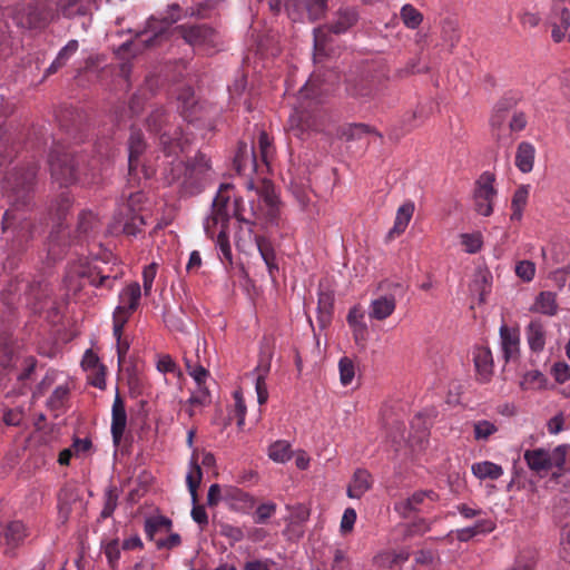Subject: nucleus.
I'll use <instances>...</instances> for the list:
<instances>
[{
  "label": "nucleus",
  "mask_w": 570,
  "mask_h": 570,
  "mask_svg": "<svg viewBox=\"0 0 570 570\" xmlns=\"http://www.w3.org/2000/svg\"><path fill=\"white\" fill-rule=\"evenodd\" d=\"M37 170L38 166L33 161L16 165L6 171L2 180L3 196L10 205L2 218V233L9 255L23 252L32 238L31 223L24 217H19L18 210L31 202Z\"/></svg>",
  "instance_id": "obj_1"
},
{
  "label": "nucleus",
  "mask_w": 570,
  "mask_h": 570,
  "mask_svg": "<svg viewBox=\"0 0 570 570\" xmlns=\"http://www.w3.org/2000/svg\"><path fill=\"white\" fill-rule=\"evenodd\" d=\"M214 171L210 159L204 153H197L186 163L170 161L164 169L167 184H178L180 193L185 196L200 194L213 180Z\"/></svg>",
  "instance_id": "obj_2"
},
{
  "label": "nucleus",
  "mask_w": 570,
  "mask_h": 570,
  "mask_svg": "<svg viewBox=\"0 0 570 570\" xmlns=\"http://www.w3.org/2000/svg\"><path fill=\"white\" fill-rule=\"evenodd\" d=\"M519 101L518 94L507 92L493 106L490 116L491 136L501 146H510L514 141L513 134L527 128V114L515 110Z\"/></svg>",
  "instance_id": "obj_3"
},
{
  "label": "nucleus",
  "mask_w": 570,
  "mask_h": 570,
  "mask_svg": "<svg viewBox=\"0 0 570 570\" xmlns=\"http://www.w3.org/2000/svg\"><path fill=\"white\" fill-rule=\"evenodd\" d=\"M323 89L318 76L312 75L305 86L299 90V107L295 108L287 120L286 130L298 139H303L309 130H318L315 116L308 108L318 104Z\"/></svg>",
  "instance_id": "obj_4"
},
{
  "label": "nucleus",
  "mask_w": 570,
  "mask_h": 570,
  "mask_svg": "<svg viewBox=\"0 0 570 570\" xmlns=\"http://www.w3.org/2000/svg\"><path fill=\"white\" fill-rule=\"evenodd\" d=\"M170 115L164 107H155L146 119L150 132L159 136V144L167 157L177 156L185 150L188 142L178 127L169 124Z\"/></svg>",
  "instance_id": "obj_5"
},
{
  "label": "nucleus",
  "mask_w": 570,
  "mask_h": 570,
  "mask_svg": "<svg viewBox=\"0 0 570 570\" xmlns=\"http://www.w3.org/2000/svg\"><path fill=\"white\" fill-rule=\"evenodd\" d=\"M80 161L83 156L71 147L56 145L49 156V166L52 179L61 187H67L80 180Z\"/></svg>",
  "instance_id": "obj_6"
},
{
  "label": "nucleus",
  "mask_w": 570,
  "mask_h": 570,
  "mask_svg": "<svg viewBox=\"0 0 570 570\" xmlns=\"http://www.w3.org/2000/svg\"><path fill=\"white\" fill-rule=\"evenodd\" d=\"M528 468L538 475L547 474L556 469L553 475H560L570 470V445L560 444L552 450L537 448L527 450L523 454Z\"/></svg>",
  "instance_id": "obj_7"
},
{
  "label": "nucleus",
  "mask_w": 570,
  "mask_h": 570,
  "mask_svg": "<svg viewBox=\"0 0 570 570\" xmlns=\"http://www.w3.org/2000/svg\"><path fill=\"white\" fill-rule=\"evenodd\" d=\"M175 31L197 51L212 53L219 45L218 33L206 23H184Z\"/></svg>",
  "instance_id": "obj_8"
},
{
  "label": "nucleus",
  "mask_w": 570,
  "mask_h": 570,
  "mask_svg": "<svg viewBox=\"0 0 570 570\" xmlns=\"http://www.w3.org/2000/svg\"><path fill=\"white\" fill-rule=\"evenodd\" d=\"M141 298V288L137 282L128 284L119 293V305L112 314V323H116V333L124 328L132 313L138 308Z\"/></svg>",
  "instance_id": "obj_9"
},
{
  "label": "nucleus",
  "mask_w": 570,
  "mask_h": 570,
  "mask_svg": "<svg viewBox=\"0 0 570 570\" xmlns=\"http://www.w3.org/2000/svg\"><path fill=\"white\" fill-rule=\"evenodd\" d=\"M439 499V494L433 490H419L411 497L396 501L394 503V511L399 513L400 517L407 519L413 513L430 512Z\"/></svg>",
  "instance_id": "obj_10"
},
{
  "label": "nucleus",
  "mask_w": 570,
  "mask_h": 570,
  "mask_svg": "<svg viewBox=\"0 0 570 570\" xmlns=\"http://www.w3.org/2000/svg\"><path fill=\"white\" fill-rule=\"evenodd\" d=\"M203 479V471L198 464L197 455L194 452L190 460V471L186 476V483L193 501L191 518L200 527L205 529L208 524V515L204 505L198 504V488Z\"/></svg>",
  "instance_id": "obj_11"
},
{
  "label": "nucleus",
  "mask_w": 570,
  "mask_h": 570,
  "mask_svg": "<svg viewBox=\"0 0 570 570\" xmlns=\"http://www.w3.org/2000/svg\"><path fill=\"white\" fill-rule=\"evenodd\" d=\"M179 6L173 4L170 12L160 19L151 17L146 23V28L137 33L139 41L146 47H154L158 43L159 39L167 32L169 27L179 19V14L174 13L178 11Z\"/></svg>",
  "instance_id": "obj_12"
},
{
  "label": "nucleus",
  "mask_w": 570,
  "mask_h": 570,
  "mask_svg": "<svg viewBox=\"0 0 570 570\" xmlns=\"http://www.w3.org/2000/svg\"><path fill=\"white\" fill-rule=\"evenodd\" d=\"M68 275L70 277L78 276L85 278L96 288H106L111 291L117 281V276L105 274L97 265H92L87 261L80 259L78 263L70 265Z\"/></svg>",
  "instance_id": "obj_13"
},
{
  "label": "nucleus",
  "mask_w": 570,
  "mask_h": 570,
  "mask_svg": "<svg viewBox=\"0 0 570 570\" xmlns=\"http://www.w3.org/2000/svg\"><path fill=\"white\" fill-rule=\"evenodd\" d=\"M68 275L70 277L78 276L85 278L96 288H106L111 291L117 281V276L105 274L97 265H92L87 261L80 259L78 263L70 265Z\"/></svg>",
  "instance_id": "obj_14"
},
{
  "label": "nucleus",
  "mask_w": 570,
  "mask_h": 570,
  "mask_svg": "<svg viewBox=\"0 0 570 570\" xmlns=\"http://www.w3.org/2000/svg\"><path fill=\"white\" fill-rule=\"evenodd\" d=\"M68 275L70 277L78 276L85 278L96 288H106L111 291L117 281V276L105 274L97 265H92L87 261L80 259L78 263L70 265Z\"/></svg>",
  "instance_id": "obj_15"
},
{
  "label": "nucleus",
  "mask_w": 570,
  "mask_h": 570,
  "mask_svg": "<svg viewBox=\"0 0 570 570\" xmlns=\"http://www.w3.org/2000/svg\"><path fill=\"white\" fill-rule=\"evenodd\" d=\"M493 184L494 176L488 171L483 173L475 183V209L482 216H490L493 212V200L497 196Z\"/></svg>",
  "instance_id": "obj_16"
},
{
  "label": "nucleus",
  "mask_w": 570,
  "mask_h": 570,
  "mask_svg": "<svg viewBox=\"0 0 570 570\" xmlns=\"http://www.w3.org/2000/svg\"><path fill=\"white\" fill-rule=\"evenodd\" d=\"M549 21L552 27L551 37L554 42L563 40L570 42V10L564 6V0H553Z\"/></svg>",
  "instance_id": "obj_17"
},
{
  "label": "nucleus",
  "mask_w": 570,
  "mask_h": 570,
  "mask_svg": "<svg viewBox=\"0 0 570 570\" xmlns=\"http://www.w3.org/2000/svg\"><path fill=\"white\" fill-rule=\"evenodd\" d=\"M71 244L68 226L59 223L50 233L48 239V256L56 262L61 259L66 248Z\"/></svg>",
  "instance_id": "obj_18"
},
{
  "label": "nucleus",
  "mask_w": 570,
  "mask_h": 570,
  "mask_svg": "<svg viewBox=\"0 0 570 570\" xmlns=\"http://www.w3.org/2000/svg\"><path fill=\"white\" fill-rule=\"evenodd\" d=\"M145 217L140 214H126L124 210H119L111 226L112 232L122 233L127 236H137L142 232V227L146 225Z\"/></svg>",
  "instance_id": "obj_19"
},
{
  "label": "nucleus",
  "mask_w": 570,
  "mask_h": 570,
  "mask_svg": "<svg viewBox=\"0 0 570 570\" xmlns=\"http://www.w3.org/2000/svg\"><path fill=\"white\" fill-rule=\"evenodd\" d=\"M147 147L144 134L140 129L131 127L128 139V168L129 175L135 176L136 170L141 166V156Z\"/></svg>",
  "instance_id": "obj_20"
},
{
  "label": "nucleus",
  "mask_w": 570,
  "mask_h": 570,
  "mask_svg": "<svg viewBox=\"0 0 570 570\" xmlns=\"http://www.w3.org/2000/svg\"><path fill=\"white\" fill-rule=\"evenodd\" d=\"M223 499L230 510L240 513H249L256 503L249 493L236 487L224 488Z\"/></svg>",
  "instance_id": "obj_21"
},
{
  "label": "nucleus",
  "mask_w": 570,
  "mask_h": 570,
  "mask_svg": "<svg viewBox=\"0 0 570 570\" xmlns=\"http://www.w3.org/2000/svg\"><path fill=\"white\" fill-rule=\"evenodd\" d=\"M127 425L125 402L117 393L111 409V436L115 445H119Z\"/></svg>",
  "instance_id": "obj_22"
},
{
  "label": "nucleus",
  "mask_w": 570,
  "mask_h": 570,
  "mask_svg": "<svg viewBox=\"0 0 570 570\" xmlns=\"http://www.w3.org/2000/svg\"><path fill=\"white\" fill-rule=\"evenodd\" d=\"M177 101L180 115L186 121L194 122L199 119L198 112L202 106L196 101L191 87L181 88L177 95Z\"/></svg>",
  "instance_id": "obj_23"
},
{
  "label": "nucleus",
  "mask_w": 570,
  "mask_h": 570,
  "mask_svg": "<svg viewBox=\"0 0 570 570\" xmlns=\"http://www.w3.org/2000/svg\"><path fill=\"white\" fill-rule=\"evenodd\" d=\"M255 244L257 246L258 253L264 261L268 275L273 282H276V275L278 273V263L276 259V252L273 243L263 235H255Z\"/></svg>",
  "instance_id": "obj_24"
},
{
  "label": "nucleus",
  "mask_w": 570,
  "mask_h": 570,
  "mask_svg": "<svg viewBox=\"0 0 570 570\" xmlns=\"http://www.w3.org/2000/svg\"><path fill=\"white\" fill-rule=\"evenodd\" d=\"M473 361L478 380L485 383L493 373V356L489 347L479 346L473 352Z\"/></svg>",
  "instance_id": "obj_25"
},
{
  "label": "nucleus",
  "mask_w": 570,
  "mask_h": 570,
  "mask_svg": "<svg viewBox=\"0 0 570 570\" xmlns=\"http://www.w3.org/2000/svg\"><path fill=\"white\" fill-rule=\"evenodd\" d=\"M500 341L505 361L515 357L519 354L520 331L517 327H510L505 324L500 327Z\"/></svg>",
  "instance_id": "obj_26"
},
{
  "label": "nucleus",
  "mask_w": 570,
  "mask_h": 570,
  "mask_svg": "<svg viewBox=\"0 0 570 570\" xmlns=\"http://www.w3.org/2000/svg\"><path fill=\"white\" fill-rule=\"evenodd\" d=\"M358 18V12L354 7L341 8L327 29L335 35L344 33L357 23Z\"/></svg>",
  "instance_id": "obj_27"
},
{
  "label": "nucleus",
  "mask_w": 570,
  "mask_h": 570,
  "mask_svg": "<svg viewBox=\"0 0 570 570\" xmlns=\"http://www.w3.org/2000/svg\"><path fill=\"white\" fill-rule=\"evenodd\" d=\"M395 307L396 302L393 295H382L371 302L368 316L372 320L384 321L394 313Z\"/></svg>",
  "instance_id": "obj_28"
},
{
  "label": "nucleus",
  "mask_w": 570,
  "mask_h": 570,
  "mask_svg": "<svg viewBox=\"0 0 570 570\" xmlns=\"http://www.w3.org/2000/svg\"><path fill=\"white\" fill-rule=\"evenodd\" d=\"M373 484L372 476L367 470L357 469L347 487V497L351 499L362 498Z\"/></svg>",
  "instance_id": "obj_29"
},
{
  "label": "nucleus",
  "mask_w": 570,
  "mask_h": 570,
  "mask_svg": "<svg viewBox=\"0 0 570 570\" xmlns=\"http://www.w3.org/2000/svg\"><path fill=\"white\" fill-rule=\"evenodd\" d=\"M29 535L27 527L21 521L9 522L3 531V539L7 544L6 553H10L20 546Z\"/></svg>",
  "instance_id": "obj_30"
},
{
  "label": "nucleus",
  "mask_w": 570,
  "mask_h": 570,
  "mask_svg": "<svg viewBox=\"0 0 570 570\" xmlns=\"http://www.w3.org/2000/svg\"><path fill=\"white\" fill-rule=\"evenodd\" d=\"M258 156L262 165L268 167L269 159L273 156V146L268 135L262 131L258 136V146L252 148V165L255 171H259L261 165L258 164Z\"/></svg>",
  "instance_id": "obj_31"
},
{
  "label": "nucleus",
  "mask_w": 570,
  "mask_h": 570,
  "mask_svg": "<svg viewBox=\"0 0 570 570\" xmlns=\"http://www.w3.org/2000/svg\"><path fill=\"white\" fill-rule=\"evenodd\" d=\"M534 158V146L529 141H521L515 153L514 164L517 168L523 174L530 173L533 169Z\"/></svg>",
  "instance_id": "obj_32"
},
{
  "label": "nucleus",
  "mask_w": 570,
  "mask_h": 570,
  "mask_svg": "<svg viewBox=\"0 0 570 570\" xmlns=\"http://www.w3.org/2000/svg\"><path fill=\"white\" fill-rule=\"evenodd\" d=\"M414 213V204L411 202L404 203L401 205L396 212L395 220L393 227L390 229L387 234L389 239H393L394 237L403 234L413 216Z\"/></svg>",
  "instance_id": "obj_33"
},
{
  "label": "nucleus",
  "mask_w": 570,
  "mask_h": 570,
  "mask_svg": "<svg viewBox=\"0 0 570 570\" xmlns=\"http://www.w3.org/2000/svg\"><path fill=\"white\" fill-rule=\"evenodd\" d=\"M527 340L531 351L541 352L546 345V330L540 320H532L527 326Z\"/></svg>",
  "instance_id": "obj_34"
},
{
  "label": "nucleus",
  "mask_w": 570,
  "mask_h": 570,
  "mask_svg": "<svg viewBox=\"0 0 570 570\" xmlns=\"http://www.w3.org/2000/svg\"><path fill=\"white\" fill-rule=\"evenodd\" d=\"M531 311L549 316L556 315L558 312L557 294L550 291L539 293Z\"/></svg>",
  "instance_id": "obj_35"
},
{
  "label": "nucleus",
  "mask_w": 570,
  "mask_h": 570,
  "mask_svg": "<svg viewBox=\"0 0 570 570\" xmlns=\"http://www.w3.org/2000/svg\"><path fill=\"white\" fill-rule=\"evenodd\" d=\"M410 558V552L405 549L400 551L385 550L374 557V563L382 568H392L397 564L406 562Z\"/></svg>",
  "instance_id": "obj_36"
},
{
  "label": "nucleus",
  "mask_w": 570,
  "mask_h": 570,
  "mask_svg": "<svg viewBox=\"0 0 570 570\" xmlns=\"http://www.w3.org/2000/svg\"><path fill=\"white\" fill-rule=\"evenodd\" d=\"M347 91L353 97L374 98L379 91V87L373 79L361 78L347 86Z\"/></svg>",
  "instance_id": "obj_37"
},
{
  "label": "nucleus",
  "mask_w": 570,
  "mask_h": 570,
  "mask_svg": "<svg viewBox=\"0 0 570 570\" xmlns=\"http://www.w3.org/2000/svg\"><path fill=\"white\" fill-rule=\"evenodd\" d=\"M79 42L76 39L69 40L65 47H62L55 60L47 69V75L57 72L60 68L66 66L69 59L78 51Z\"/></svg>",
  "instance_id": "obj_38"
},
{
  "label": "nucleus",
  "mask_w": 570,
  "mask_h": 570,
  "mask_svg": "<svg viewBox=\"0 0 570 570\" xmlns=\"http://www.w3.org/2000/svg\"><path fill=\"white\" fill-rule=\"evenodd\" d=\"M494 530V524L490 520L479 519L472 527H466L456 531L459 541H469L480 533H489Z\"/></svg>",
  "instance_id": "obj_39"
},
{
  "label": "nucleus",
  "mask_w": 570,
  "mask_h": 570,
  "mask_svg": "<svg viewBox=\"0 0 570 570\" xmlns=\"http://www.w3.org/2000/svg\"><path fill=\"white\" fill-rule=\"evenodd\" d=\"M472 473L480 480H498L503 474L501 465L490 461L474 463L471 468Z\"/></svg>",
  "instance_id": "obj_40"
},
{
  "label": "nucleus",
  "mask_w": 570,
  "mask_h": 570,
  "mask_svg": "<svg viewBox=\"0 0 570 570\" xmlns=\"http://www.w3.org/2000/svg\"><path fill=\"white\" fill-rule=\"evenodd\" d=\"M171 524V520L163 515L149 518L145 522L146 535L154 541L158 532H169Z\"/></svg>",
  "instance_id": "obj_41"
},
{
  "label": "nucleus",
  "mask_w": 570,
  "mask_h": 570,
  "mask_svg": "<svg viewBox=\"0 0 570 570\" xmlns=\"http://www.w3.org/2000/svg\"><path fill=\"white\" fill-rule=\"evenodd\" d=\"M530 188L529 186H520L513 194L512 202H511V220H521L523 209L528 203Z\"/></svg>",
  "instance_id": "obj_42"
},
{
  "label": "nucleus",
  "mask_w": 570,
  "mask_h": 570,
  "mask_svg": "<svg viewBox=\"0 0 570 570\" xmlns=\"http://www.w3.org/2000/svg\"><path fill=\"white\" fill-rule=\"evenodd\" d=\"M233 188V185L230 184H222L212 205V213L222 215V216H229L227 206L230 199L229 191Z\"/></svg>",
  "instance_id": "obj_43"
},
{
  "label": "nucleus",
  "mask_w": 570,
  "mask_h": 570,
  "mask_svg": "<svg viewBox=\"0 0 570 570\" xmlns=\"http://www.w3.org/2000/svg\"><path fill=\"white\" fill-rule=\"evenodd\" d=\"M98 227L99 220L92 212L83 210L80 213L77 225L78 238L90 235L97 230Z\"/></svg>",
  "instance_id": "obj_44"
},
{
  "label": "nucleus",
  "mask_w": 570,
  "mask_h": 570,
  "mask_svg": "<svg viewBox=\"0 0 570 570\" xmlns=\"http://www.w3.org/2000/svg\"><path fill=\"white\" fill-rule=\"evenodd\" d=\"M229 216H222L214 213L205 219L204 230L210 238L217 237L219 229L228 230Z\"/></svg>",
  "instance_id": "obj_45"
},
{
  "label": "nucleus",
  "mask_w": 570,
  "mask_h": 570,
  "mask_svg": "<svg viewBox=\"0 0 570 570\" xmlns=\"http://www.w3.org/2000/svg\"><path fill=\"white\" fill-rule=\"evenodd\" d=\"M268 456L277 463H285L292 458L291 444L287 441H276L268 449Z\"/></svg>",
  "instance_id": "obj_46"
},
{
  "label": "nucleus",
  "mask_w": 570,
  "mask_h": 570,
  "mask_svg": "<svg viewBox=\"0 0 570 570\" xmlns=\"http://www.w3.org/2000/svg\"><path fill=\"white\" fill-rule=\"evenodd\" d=\"M268 371H269V363H267L265 366H262L259 364L256 367L257 377L255 381V390L257 393V401L261 405L265 404L268 400V391H267V385L265 382Z\"/></svg>",
  "instance_id": "obj_47"
},
{
  "label": "nucleus",
  "mask_w": 570,
  "mask_h": 570,
  "mask_svg": "<svg viewBox=\"0 0 570 570\" xmlns=\"http://www.w3.org/2000/svg\"><path fill=\"white\" fill-rule=\"evenodd\" d=\"M49 292L48 283L43 279H35L24 284V294L35 302H40L46 298Z\"/></svg>",
  "instance_id": "obj_48"
},
{
  "label": "nucleus",
  "mask_w": 570,
  "mask_h": 570,
  "mask_svg": "<svg viewBox=\"0 0 570 570\" xmlns=\"http://www.w3.org/2000/svg\"><path fill=\"white\" fill-rule=\"evenodd\" d=\"M334 298L328 293H321L318 296V322L322 326H325L331 322L332 312H333Z\"/></svg>",
  "instance_id": "obj_49"
},
{
  "label": "nucleus",
  "mask_w": 570,
  "mask_h": 570,
  "mask_svg": "<svg viewBox=\"0 0 570 570\" xmlns=\"http://www.w3.org/2000/svg\"><path fill=\"white\" fill-rule=\"evenodd\" d=\"M400 16L403 23L410 29L417 28L423 21L422 13L412 4H404L401 9Z\"/></svg>",
  "instance_id": "obj_50"
},
{
  "label": "nucleus",
  "mask_w": 570,
  "mask_h": 570,
  "mask_svg": "<svg viewBox=\"0 0 570 570\" xmlns=\"http://www.w3.org/2000/svg\"><path fill=\"white\" fill-rule=\"evenodd\" d=\"M474 439L478 441H487L492 434L498 431L494 423L488 420H480L473 424Z\"/></svg>",
  "instance_id": "obj_51"
},
{
  "label": "nucleus",
  "mask_w": 570,
  "mask_h": 570,
  "mask_svg": "<svg viewBox=\"0 0 570 570\" xmlns=\"http://www.w3.org/2000/svg\"><path fill=\"white\" fill-rule=\"evenodd\" d=\"M338 370L341 383L344 386L351 384L355 375L353 361L347 356L342 357L338 362Z\"/></svg>",
  "instance_id": "obj_52"
},
{
  "label": "nucleus",
  "mask_w": 570,
  "mask_h": 570,
  "mask_svg": "<svg viewBox=\"0 0 570 570\" xmlns=\"http://www.w3.org/2000/svg\"><path fill=\"white\" fill-rule=\"evenodd\" d=\"M185 363L188 374L195 380L197 386H205L209 372L203 365L191 363L188 358H185Z\"/></svg>",
  "instance_id": "obj_53"
},
{
  "label": "nucleus",
  "mask_w": 570,
  "mask_h": 570,
  "mask_svg": "<svg viewBox=\"0 0 570 570\" xmlns=\"http://www.w3.org/2000/svg\"><path fill=\"white\" fill-rule=\"evenodd\" d=\"M216 238V246L218 247L222 258L228 263L233 261L232 247L229 244L228 230L219 229Z\"/></svg>",
  "instance_id": "obj_54"
},
{
  "label": "nucleus",
  "mask_w": 570,
  "mask_h": 570,
  "mask_svg": "<svg viewBox=\"0 0 570 570\" xmlns=\"http://www.w3.org/2000/svg\"><path fill=\"white\" fill-rule=\"evenodd\" d=\"M376 134L380 136L373 128L365 124H354L350 125L343 132L347 140L361 139L363 136L368 134Z\"/></svg>",
  "instance_id": "obj_55"
},
{
  "label": "nucleus",
  "mask_w": 570,
  "mask_h": 570,
  "mask_svg": "<svg viewBox=\"0 0 570 570\" xmlns=\"http://www.w3.org/2000/svg\"><path fill=\"white\" fill-rule=\"evenodd\" d=\"M276 504L274 502L262 503L256 508L254 513V522L256 524H264L276 512Z\"/></svg>",
  "instance_id": "obj_56"
},
{
  "label": "nucleus",
  "mask_w": 570,
  "mask_h": 570,
  "mask_svg": "<svg viewBox=\"0 0 570 570\" xmlns=\"http://www.w3.org/2000/svg\"><path fill=\"white\" fill-rule=\"evenodd\" d=\"M327 33L324 28L314 30V58L315 60L326 55Z\"/></svg>",
  "instance_id": "obj_57"
},
{
  "label": "nucleus",
  "mask_w": 570,
  "mask_h": 570,
  "mask_svg": "<svg viewBox=\"0 0 570 570\" xmlns=\"http://www.w3.org/2000/svg\"><path fill=\"white\" fill-rule=\"evenodd\" d=\"M145 200V195L141 191L131 193L128 196L127 203L122 205L119 210H124L126 214H139L141 204Z\"/></svg>",
  "instance_id": "obj_58"
},
{
  "label": "nucleus",
  "mask_w": 570,
  "mask_h": 570,
  "mask_svg": "<svg viewBox=\"0 0 570 570\" xmlns=\"http://www.w3.org/2000/svg\"><path fill=\"white\" fill-rule=\"evenodd\" d=\"M442 37L445 43L450 46V48H454L460 41V32L456 26L452 21H446L442 28Z\"/></svg>",
  "instance_id": "obj_59"
},
{
  "label": "nucleus",
  "mask_w": 570,
  "mask_h": 570,
  "mask_svg": "<svg viewBox=\"0 0 570 570\" xmlns=\"http://www.w3.org/2000/svg\"><path fill=\"white\" fill-rule=\"evenodd\" d=\"M68 394H69V389L67 386H63V385L57 386L53 390V392L51 393L50 397L48 399V405L52 410L60 409L63 405L65 401L67 400Z\"/></svg>",
  "instance_id": "obj_60"
},
{
  "label": "nucleus",
  "mask_w": 570,
  "mask_h": 570,
  "mask_svg": "<svg viewBox=\"0 0 570 570\" xmlns=\"http://www.w3.org/2000/svg\"><path fill=\"white\" fill-rule=\"evenodd\" d=\"M197 391L187 400L190 406H206L210 403V394L206 386H197Z\"/></svg>",
  "instance_id": "obj_61"
},
{
  "label": "nucleus",
  "mask_w": 570,
  "mask_h": 570,
  "mask_svg": "<svg viewBox=\"0 0 570 570\" xmlns=\"http://www.w3.org/2000/svg\"><path fill=\"white\" fill-rule=\"evenodd\" d=\"M515 274L524 282H531L535 274V265L530 261H521L515 265Z\"/></svg>",
  "instance_id": "obj_62"
},
{
  "label": "nucleus",
  "mask_w": 570,
  "mask_h": 570,
  "mask_svg": "<svg viewBox=\"0 0 570 570\" xmlns=\"http://www.w3.org/2000/svg\"><path fill=\"white\" fill-rule=\"evenodd\" d=\"M462 245L465 247L468 253L474 254L482 247V237L480 234H462Z\"/></svg>",
  "instance_id": "obj_63"
},
{
  "label": "nucleus",
  "mask_w": 570,
  "mask_h": 570,
  "mask_svg": "<svg viewBox=\"0 0 570 570\" xmlns=\"http://www.w3.org/2000/svg\"><path fill=\"white\" fill-rule=\"evenodd\" d=\"M157 263H151L147 266H145L142 271V286H144V293L145 295H149L151 292L153 283L155 281V277L157 275Z\"/></svg>",
  "instance_id": "obj_64"
}]
</instances>
